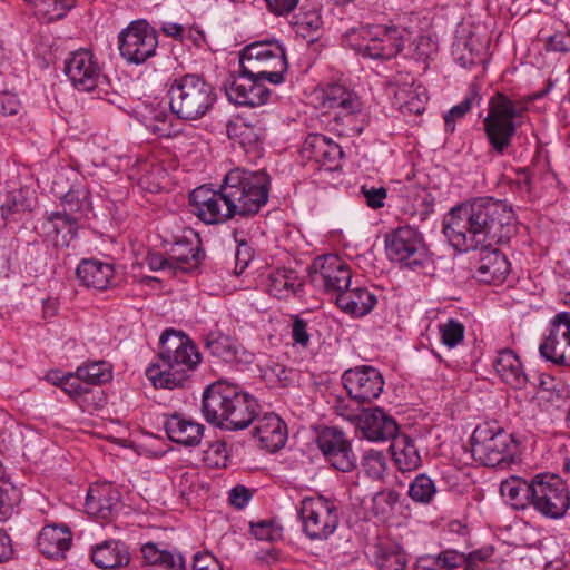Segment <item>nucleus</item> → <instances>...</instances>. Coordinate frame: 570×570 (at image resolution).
I'll use <instances>...</instances> for the list:
<instances>
[{"label": "nucleus", "instance_id": "obj_1", "mask_svg": "<svg viewBox=\"0 0 570 570\" xmlns=\"http://www.w3.org/2000/svg\"><path fill=\"white\" fill-rule=\"evenodd\" d=\"M443 233L460 252L505 243L514 233V215L504 202L475 198L453 207L443 222Z\"/></svg>", "mask_w": 570, "mask_h": 570}, {"label": "nucleus", "instance_id": "obj_2", "mask_svg": "<svg viewBox=\"0 0 570 570\" xmlns=\"http://www.w3.org/2000/svg\"><path fill=\"white\" fill-rule=\"evenodd\" d=\"M257 400L239 386L218 381L203 393L202 412L207 422L222 429H246L258 414Z\"/></svg>", "mask_w": 570, "mask_h": 570}, {"label": "nucleus", "instance_id": "obj_3", "mask_svg": "<svg viewBox=\"0 0 570 570\" xmlns=\"http://www.w3.org/2000/svg\"><path fill=\"white\" fill-rule=\"evenodd\" d=\"M159 343L158 362L147 368V376L156 389L184 386L188 373L200 363V353L184 333L171 328L161 334Z\"/></svg>", "mask_w": 570, "mask_h": 570}, {"label": "nucleus", "instance_id": "obj_4", "mask_svg": "<svg viewBox=\"0 0 570 570\" xmlns=\"http://www.w3.org/2000/svg\"><path fill=\"white\" fill-rule=\"evenodd\" d=\"M170 111L183 120L204 117L216 102L214 87L197 75H185L171 81L167 90Z\"/></svg>", "mask_w": 570, "mask_h": 570}, {"label": "nucleus", "instance_id": "obj_5", "mask_svg": "<svg viewBox=\"0 0 570 570\" xmlns=\"http://www.w3.org/2000/svg\"><path fill=\"white\" fill-rule=\"evenodd\" d=\"M223 183L236 216L255 215L268 200L271 179L263 170L235 168L226 174Z\"/></svg>", "mask_w": 570, "mask_h": 570}, {"label": "nucleus", "instance_id": "obj_6", "mask_svg": "<svg viewBox=\"0 0 570 570\" xmlns=\"http://www.w3.org/2000/svg\"><path fill=\"white\" fill-rule=\"evenodd\" d=\"M527 111L521 101L510 99L503 94H495L489 100L488 115L483 129L491 148L503 155L511 146L519 127V119Z\"/></svg>", "mask_w": 570, "mask_h": 570}, {"label": "nucleus", "instance_id": "obj_7", "mask_svg": "<svg viewBox=\"0 0 570 570\" xmlns=\"http://www.w3.org/2000/svg\"><path fill=\"white\" fill-rule=\"evenodd\" d=\"M409 40L405 28L383 24L352 29L345 36L346 43L356 52L382 60L396 57Z\"/></svg>", "mask_w": 570, "mask_h": 570}, {"label": "nucleus", "instance_id": "obj_8", "mask_svg": "<svg viewBox=\"0 0 570 570\" xmlns=\"http://www.w3.org/2000/svg\"><path fill=\"white\" fill-rule=\"evenodd\" d=\"M324 107L334 111L331 121L340 136L352 137L362 134L366 114L358 95L342 82L328 83L322 94Z\"/></svg>", "mask_w": 570, "mask_h": 570}, {"label": "nucleus", "instance_id": "obj_9", "mask_svg": "<svg viewBox=\"0 0 570 570\" xmlns=\"http://www.w3.org/2000/svg\"><path fill=\"white\" fill-rule=\"evenodd\" d=\"M518 450L513 435L495 423L479 424L471 436L472 456L485 466H509L515 462Z\"/></svg>", "mask_w": 570, "mask_h": 570}, {"label": "nucleus", "instance_id": "obj_10", "mask_svg": "<svg viewBox=\"0 0 570 570\" xmlns=\"http://www.w3.org/2000/svg\"><path fill=\"white\" fill-rule=\"evenodd\" d=\"M239 67L262 80L279 85L287 71L285 49L277 41L254 42L240 51Z\"/></svg>", "mask_w": 570, "mask_h": 570}, {"label": "nucleus", "instance_id": "obj_11", "mask_svg": "<svg viewBox=\"0 0 570 570\" xmlns=\"http://www.w3.org/2000/svg\"><path fill=\"white\" fill-rule=\"evenodd\" d=\"M297 513L303 533L312 541L327 540L338 527L337 505L323 495L304 498Z\"/></svg>", "mask_w": 570, "mask_h": 570}, {"label": "nucleus", "instance_id": "obj_12", "mask_svg": "<svg viewBox=\"0 0 570 570\" xmlns=\"http://www.w3.org/2000/svg\"><path fill=\"white\" fill-rule=\"evenodd\" d=\"M530 507L546 518L563 517L570 507V494L562 479L556 474H537Z\"/></svg>", "mask_w": 570, "mask_h": 570}, {"label": "nucleus", "instance_id": "obj_13", "mask_svg": "<svg viewBox=\"0 0 570 570\" xmlns=\"http://www.w3.org/2000/svg\"><path fill=\"white\" fill-rule=\"evenodd\" d=\"M158 33L145 19L131 21L118 35V50L128 63L141 65L154 57Z\"/></svg>", "mask_w": 570, "mask_h": 570}, {"label": "nucleus", "instance_id": "obj_14", "mask_svg": "<svg viewBox=\"0 0 570 570\" xmlns=\"http://www.w3.org/2000/svg\"><path fill=\"white\" fill-rule=\"evenodd\" d=\"M193 213L206 224H219L236 217L224 183L218 190L207 186L195 188L189 196Z\"/></svg>", "mask_w": 570, "mask_h": 570}, {"label": "nucleus", "instance_id": "obj_15", "mask_svg": "<svg viewBox=\"0 0 570 570\" xmlns=\"http://www.w3.org/2000/svg\"><path fill=\"white\" fill-rule=\"evenodd\" d=\"M312 282L326 294L337 295L351 286L352 272L341 257L327 254L316 257L311 265Z\"/></svg>", "mask_w": 570, "mask_h": 570}, {"label": "nucleus", "instance_id": "obj_16", "mask_svg": "<svg viewBox=\"0 0 570 570\" xmlns=\"http://www.w3.org/2000/svg\"><path fill=\"white\" fill-rule=\"evenodd\" d=\"M542 357L570 366V313L560 312L550 322L539 345Z\"/></svg>", "mask_w": 570, "mask_h": 570}, {"label": "nucleus", "instance_id": "obj_17", "mask_svg": "<svg viewBox=\"0 0 570 570\" xmlns=\"http://www.w3.org/2000/svg\"><path fill=\"white\" fill-rule=\"evenodd\" d=\"M224 88L229 101L239 106H262L271 97V90L262 83V79L240 67L237 73L229 76Z\"/></svg>", "mask_w": 570, "mask_h": 570}, {"label": "nucleus", "instance_id": "obj_18", "mask_svg": "<svg viewBox=\"0 0 570 570\" xmlns=\"http://www.w3.org/2000/svg\"><path fill=\"white\" fill-rule=\"evenodd\" d=\"M385 250L391 261L419 265L425 255L421 234L413 227H399L385 237Z\"/></svg>", "mask_w": 570, "mask_h": 570}, {"label": "nucleus", "instance_id": "obj_19", "mask_svg": "<svg viewBox=\"0 0 570 570\" xmlns=\"http://www.w3.org/2000/svg\"><path fill=\"white\" fill-rule=\"evenodd\" d=\"M63 213H52L49 220L57 234L68 229L70 238L76 235L75 225L91 212L89 190L85 186H72L62 197Z\"/></svg>", "mask_w": 570, "mask_h": 570}, {"label": "nucleus", "instance_id": "obj_20", "mask_svg": "<svg viewBox=\"0 0 570 570\" xmlns=\"http://www.w3.org/2000/svg\"><path fill=\"white\" fill-rule=\"evenodd\" d=\"M65 73L73 87L81 91H92L102 78L101 67L88 49H79L69 55L65 61Z\"/></svg>", "mask_w": 570, "mask_h": 570}, {"label": "nucleus", "instance_id": "obj_21", "mask_svg": "<svg viewBox=\"0 0 570 570\" xmlns=\"http://www.w3.org/2000/svg\"><path fill=\"white\" fill-rule=\"evenodd\" d=\"M317 445L333 468L350 472L356 466V456L350 441L336 428H324L317 436Z\"/></svg>", "mask_w": 570, "mask_h": 570}, {"label": "nucleus", "instance_id": "obj_22", "mask_svg": "<svg viewBox=\"0 0 570 570\" xmlns=\"http://www.w3.org/2000/svg\"><path fill=\"white\" fill-rule=\"evenodd\" d=\"M343 382L348 395L362 403L377 399L384 386L382 374L372 366L347 370L343 374Z\"/></svg>", "mask_w": 570, "mask_h": 570}, {"label": "nucleus", "instance_id": "obj_23", "mask_svg": "<svg viewBox=\"0 0 570 570\" xmlns=\"http://www.w3.org/2000/svg\"><path fill=\"white\" fill-rule=\"evenodd\" d=\"M348 421L355 422L363 435L370 441L394 439L399 426L395 420L382 409L364 410L360 415H347Z\"/></svg>", "mask_w": 570, "mask_h": 570}, {"label": "nucleus", "instance_id": "obj_24", "mask_svg": "<svg viewBox=\"0 0 570 570\" xmlns=\"http://www.w3.org/2000/svg\"><path fill=\"white\" fill-rule=\"evenodd\" d=\"M303 154L306 158L318 163L327 170L336 169L343 157L342 147L321 134L309 135L306 138L303 145Z\"/></svg>", "mask_w": 570, "mask_h": 570}, {"label": "nucleus", "instance_id": "obj_25", "mask_svg": "<svg viewBox=\"0 0 570 570\" xmlns=\"http://www.w3.org/2000/svg\"><path fill=\"white\" fill-rule=\"evenodd\" d=\"M205 350L214 357L224 362L252 363L254 355L238 344L237 340L219 330L210 331L204 338Z\"/></svg>", "mask_w": 570, "mask_h": 570}, {"label": "nucleus", "instance_id": "obj_26", "mask_svg": "<svg viewBox=\"0 0 570 570\" xmlns=\"http://www.w3.org/2000/svg\"><path fill=\"white\" fill-rule=\"evenodd\" d=\"M479 249L478 279L487 284L502 283L510 272V263L505 255L492 247H479Z\"/></svg>", "mask_w": 570, "mask_h": 570}, {"label": "nucleus", "instance_id": "obj_27", "mask_svg": "<svg viewBox=\"0 0 570 570\" xmlns=\"http://www.w3.org/2000/svg\"><path fill=\"white\" fill-rule=\"evenodd\" d=\"M72 543V534L68 527L58 524L45 525L38 534V549L49 559H62Z\"/></svg>", "mask_w": 570, "mask_h": 570}, {"label": "nucleus", "instance_id": "obj_28", "mask_svg": "<svg viewBox=\"0 0 570 570\" xmlns=\"http://www.w3.org/2000/svg\"><path fill=\"white\" fill-rule=\"evenodd\" d=\"M254 435L263 448L269 452L282 449L287 441V426L275 413H266L256 420Z\"/></svg>", "mask_w": 570, "mask_h": 570}, {"label": "nucleus", "instance_id": "obj_29", "mask_svg": "<svg viewBox=\"0 0 570 570\" xmlns=\"http://www.w3.org/2000/svg\"><path fill=\"white\" fill-rule=\"evenodd\" d=\"M76 275L80 284L87 288L105 291L111 284L115 276V268L111 263L88 258L80 262Z\"/></svg>", "mask_w": 570, "mask_h": 570}, {"label": "nucleus", "instance_id": "obj_30", "mask_svg": "<svg viewBox=\"0 0 570 570\" xmlns=\"http://www.w3.org/2000/svg\"><path fill=\"white\" fill-rule=\"evenodd\" d=\"M164 428L169 440L186 446L198 445L204 433L202 424L177 413L165 420Z\"/></svg>", "mask_w": 570, "mask_h": 570}, {"label": "nucleus", "instance_id": "obj_31", "mask_svg": "<svg viewBox=\"0 0 570 570\" xmlns=\"http://www.w3.org/2000/svg\"><path fill=\"white\" fill-rule=\"evenodd\" d=\"M119 505V493L110 485L90 487L86 498V510L89 514L108 519Z\"/></svg>", "mask_w": 570, "mask_h": 570}, {"label": "nucleus", "instance_id": "obj_32", "mask_svg": "<svg viewBox=\"0 0 570 570\" xmlns=\"http://www.w3.org/2000/svg\"><path fill=\"white\" fill-rule=\"evenodd\" d=\"M337 306L345 313L361 317L368 314L376 305V296L366 287H347L335 299Z\"/></svg>", "mask_w": 570, "mask_h": 570}, {"label": "nucleus", "instance_id": "obj_33", "mask_svg": "<svg viewBox=\"0 0 570 570\" xmlns=\"http://www.w3.org/2000/svg\"><path fill=\"white\" fill-rule=\"evenodd\" d=\"M485 43L472 32L456 36L452 45V56L463 68L472 67L483 61Z\"/></svg>", "mask_w": 570, "mask_h": 570}, {"label": "nucleus", "instance_id": "obj_34", "mask_svg": "<svg viewBox=\"0 0 570 570\" xmlns=\"http://www.w3.org/2000/svg\"><path fill=\"white\" fill-rule=\"evenodd\" d=\"M498 375L513 389H522L527 384V375L518 355L510 348H503L498 353L493 362Z\"/></svg>", "mask_w": 570, "mask_h": 570}, {"label": "nucleus", "instance_id": "obj_35", "mask_svg": "<svg viewBox=\"0 0 570 570\" xmlns=\"http://www.w3.org/2000/svg\"><path fill=\"white\" fill-rule=\"evenodd\" d=\"M127 547L120 541H105L92 549L91 560L101 569H116L129 562Z\"/></svg>", "mask_w": 570, "mask_h": 570}, {"label": "nucleus", "instance_id": "obj_36", "mask_svg": "<svg viewBox=\"0 0 570 570\" xmlns=\"http://www.w3.org/2000/svg\"><path fill=\"white\" fill-rule=\"evenodd\" d=\"M534 476L528 481L521 476L511 475L503 480L500 485V493L517 510L530 507Z\"/></svg>", "mask_w": 570, "mask_h": 570}, {"label": "nucleus", "instance_id": "obj_37", "mask_svg": "<svg viewBox=\"0 0 570 570\" xmlns=\"http://www.w3.org/2000/svg\"><path fill=\"white\" fill-rule=\"evenodd\" d=\"M170 261L173 271L184 273L195 271L205 257V252L199 245L193 246L188 242H176L170 249Z\"/></svg>", "mask_w": 570, "mask_h": 570}, {"label": "nucleus", "instance_id": "obj_38", "mask_svg": "<svg viewBox=\"0 0 570 570\" xmlns=\"http://www.w3.org/2000/svg\"><path fill=\"white\" fill-rule=\"evenodd\" d=\"M302 286V282L295 271L277 268L272 271L266 281L267 292L277 298H286L295 294Z\"/></svg>", "mask_w": 570, "mask_h": 570}, {"label": "nucleus", "instance_id": "obj_39", "mask_svg": "<svg viewBox=\"0 0 570 570\" xmlns=\"http://www.w3.org/2000/svg\"><path fill=\"white\" fill-rule=\"evenodd\" d=\"M465 558L463 552L445 549L436 554H425L417 558L415 570H455L461 568Z\"/></svg>", "mask_w": 570, "mask_h": 570}, {"label": "nucleus", "instance_id": "obj_40", "mask_svg": "<svg viewBox=\"0 0 570 570\" xmlns=\"http://www.w3.org/2000/svg\"><path fill=\"white\" fill-rule=\"evenodd\" d=\"M395 465L403 472L413 471L421 465L420 453L414 442L406 435L395 436L391 445Z\"/></svg>", "mask_w": 570, "mask_h": 570}, {"label": "nucleus", "instance_id": "obj_41", "mask_svg": "<svg viewBox=\"0 0 570 570\" xmlns=\"http://www.w3.org/2000/svg\"><path fill=\"white\" fill-rule=\"evenodd\" d=\"M395 104L403 114L421 115L425 110L428 95L421 86H403L394 94Z\"/></svg>", "mask_w": 570, "mask_h": 570}, {"label": "nucleus", "instance_id": "obj_42", "mask_svg": "<svg viewBox=\"0 0 570 570\" xmlns=\"http://www.w3.org/2000/svg\"><path fill=\"white\" fill-rule=\"evenodd\" d=\"M78 377L82 379L85 384L100 385L109 382L112 377L110 365L105 361H96L86 363L77 368Z\"/></svg>", "mask_w": 570, "mask_h": 570}, {"label": "nucleus", "instance_id": "obj_43", "mask_svg": "<svg viewBox=\"0 0 570 570\" xmlns=\"http://www.w3.org/2000/svg\"><path fill=\"white\" fill-rule=\"evenodd\" d=\"M436 492L434 481L425 473L416 475L409 485V497L416 503H431Z\"/></svg>", "mask_w": 570, "mask_h": 570}, {"label": "nucleus", "instance_id": "obj_44", "mask_svg": "<svg viewBox=\"0 0 570 570\" xmlns=\"http://www.w3.org/2000/svg\"><path fill=\"white\" fill-rule=\"evenodd\" d=\"M53 384L60 386L62 391L71 397H78L89 393L90 387H88L82 379L78 377V371L75 373H67L63 375H58L55 373L50 376Z\"/></svg>", "mask_w": 570, "mask_h": 570}, {"label": "nucleus", "instance_id": "obj_45", "mask_svg": "<svg viewBox=\"0 0 570 570\" xmlns=\"http://www.w3.org/2000/svg\"><path fill=\"white\" fill-rule=\"evenodd\" d=\"M438 328L442 344L449 348L458 346L464 340L465 327L455 318H448Z\"/></svg>", "mask_w": 570, "mask_h": 570}, {"label": "nucleus", "instance_id": "obj_46", "mask_svg": "<svg viewBox=\"0 0 570 570\" xmlns=\"http://www.w3.org/2000/svg\"><path fill=\"white\" fill-rule=\"evenodd\" d=\"M480 97L472 92L466 96L460 104L452 107L444 116L445 131L453 132L455 130V121L462 119L472 108L474 104H479Z\"/></svg>", "mask_w": 570, "mask_h": 570}, {"label": "nucleus", "instance_id": "obj_47", "mask_svg": "<svg viewBox=\"0 0 570 570\" xmlns=\"http://www.w3.org/2000/svg\"><path fill=\"white\" fill-rule=\"evenodd\" d=\"M362 466L368 478L381 480L386 471L385 455L380 451L371 450L364 454Z\"/></svg>", "mask_w": 570, "mask_h": 570}, {"label": "nucleus", "instance_id": "obj_48", "mask_svg": "<svg viewBox=\"0 0 570 570\" xmlns=\"http://www.w3.org/2000/svg\"><path fill=\"white\" fill-rule=\"evenodd\" d=\"M400 500V493L395 490L389 489L377 492L373 497V511L375 515L386 518L394 511L395 505Z\"/></svg>", "mask_w": 570, "mask_h": 570}, {"label": "nucleus", "instance_id": "obj_49", "mask_svg": "<svg viewBox=\"0 0 570 570\" xmlns=\"http://www.w3.org/2000/svg\"><path fill=\"white\" fill-rule=\"evenodd\" d=\"M295 18V26L297 27V31L301 32L304 37L318 31L323 24L321 13L316 9L301 11L298 14H296Z\"/></svg>", "mask_w": 570, "mask_h": 570}, {"label": "nucleus", "instance_id": "obj_50", "mask_svg": "<svg viewBox=\"0 0 570 570\" xmlns=\"http://www.w3.org/2000/svg\"><path fill=\"white\" fill-rule=\"evenodd\" d=\"M18 500L16 488L3 479H0V520H6L11 515L13 505Z\"/></svg>", "mask_w": 570, "mask_h": 570}, {"label": "nucleus", "instance_id": "obj_51", "mask_svg": "<svg viewBox=\"0 0 570 570\" xmlns=\"http://www.w3.org/2000/svg\"><path fill=\"white\" fill-rule=\"evenodd\" d=\"M406 562L405 554L397 550H381L376 557L379 570H404Z\"/></svg>", "mask_w": 570, "mask_h": 570}, {"label": "nucleus", "instance_id": "obj_52", "mask_svg": "<svg viewBox=\"0 0 570 570\" xmlns=\"http://www.w3.org/2000/svg\"><path fill=\"white\" fill-rule=\"evenodd\" d=\"M204 462L210 468H225L228 462L226 443L216 441L204 452Z\"/></svg>", "mask_w": 570, "mask_h": 570}, {"label": "nucleus", "instance_id": "obj_53", "mask_svg": "<svg viewBox=\"0 0 570 570\" xmlns=\"http://www.w3.org/2000/svg\"><path fill=\"white\" fill-rule=\"evenodd\" d=\"M155 566L166 570H184L185 560L180 552L163 549Z\"/></svg>", "mask_w": 570, "mask_h": 570}, {"label": "nucleus", "instance_id": "obj_54", "mask_svg": "<svg viewBox=\"0 0 570 570\" xmlns=\"http://www.w3.org/2000/svg\"><path fill=\"white\" fill-rule=\"evenodd\" d=\"M493 554L492 548H483L464 553L465 561L462 564L463 570H485L484 562Z\"/></svg>", "mask_w": 570, "mask_h": 570}, {"label": "nucleus", "instance_id": "obj_55", "mask_svg": "<svg viewBox=\"0 0 570 570\" xmlns=\"http://www.w3.org/2000/svg\"><path fill=\"white\" fill-rule=\"evenodd\" d=\"M253 535L258 540L274 541L281 537V529L272 521H261L252 523Z\"/></svg>", "mask_w": 570, "mask_h": 570}, {"label": "nucleus", "instance_id": "obj_56", "mask_svg": "<svg viewBox=\"0 0 570 570\" xmlns=\"http://www.w3.org/2000/svg\"><path fill=\"white\" fill-rule=\"evenodd\" d=\"M546 48L549 51L567 52L570 50V33L557 31L549 36L546 41Z\"/></svg>", "mask_w": 570, "mask_h": 570}, {"label": "nucleus", "instance_id": "obj_57", "mask_svg": "<svg viewBox=\"0 0 570 570\" xmlns=\"http://www.w3.org/2000/svg\"><path fill=\"white\" fill-rule=\"evenodd\" d=\"M193 570H223L220 562L209 552H198L193 559Z\"/></svg>", "mask_w": 570, "mask_h": 570}, {"label": "nucleus", "instance_id": "obj_58", "mask_svg": "<svg viewBox=\"0 0 570 570\" xmlns=\"http://www.w3.org/2000/svg\"><path fill=\"white\" fill-rule=\"evenodd\" d=\"M362 194L365 197L367 206L371 208L377 209L384 206V199L386 198V189L384 187L367 188L366 186H363Z\"/></svg>", "mask_w": 570, "mask_h": 570}, {"label": "nucleus", "instance_id": "obj_59", "mask_svg": "<svg viewBox=\"0 0 570 570\" xmlns=\"http://www.w3.org/2000/svg\"><path fill=\"white\" fill-rule=\"evenodd\" d=\"M1 110L6 116H16L22 109V105L16 94L4 91L0 96Z\"/></svg>", "mask_w": 570, "mask_h": 570}, {"label": "nucleus", "instance_id": "obj_60", "mask_svg": "<svg viewBox=\"0 0 570 570\" xmlns=\"http://www.w3.org/2000/svg\"><path fill=\"white\" fill-rule=\"evenodd\" d=\"M292 337L296 344L303 347H306L309 343L307 323L298 316L294 318V322L292 324Z\"/></svg>", "mask_w": 570, "mask_h": 570}, {"label": "nucleus", "instance_id": "obj_61", "mask_svg": "<svg viewBox=\"0 0 570 570\" xmlns=\"http://www.w3.org/2000/svg\"><path fill=\"white\" fill-rule=\"evenodd\" d=\"M250 498L249 490L243 485H237L229 492V503L237 509H243Z\"/></svg>", "mask_w": 570, "mask_h": 570}, {"label": "nucleus", "instance_id": "obj_62", "mask_svg": "<svg viewBox=\"0 0 570 570\" xmlns=\"http://www.w3.org/2000/svg\"><path fill=\"white\" fill-rule=\"evenodd\" d=\"M299 0H266L268 9L276 16H286L291 13L298 4Z\"/></svg>", "mask_w": 570, "mask_h": 570}, {"label": "nucleus", "instance_id": "obj_63", "mask_svg": "<svg viewBox=\"0 0 570 570\" xmlns=\"http://www.w3.org/2000/svg\"><path fill=\"white\" fill-rule=\"evenodd\" d=\"M263 377L271 384H284L287 380L286 370L279 364H274L263 371Z\"/></svg>", "mask_w": 570, "mask_h": 570}, {"label": "nucleus", "instance_id": "obj_64", "mask_svg": "<svg viewBox=\"0 0 570 570\" xmlns=\"http://www.w3.org/2000/svg\"><path fill=\"white\" fill-rule=\"evenodd\" d=\"M23 209L24 203L20 199H17L14 195L8 196L7 199L1 204V213L6 218Z\"/></svg>", "mask_w": 570, "mask_h": 570}]
</instances>
